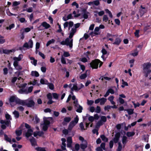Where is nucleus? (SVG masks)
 Instances as JSON below:
<instances>
[{
  "label": "nucleus",
  "mask_w": 151,
  "mask_h": 151,
  "mask_svg": "<svg viewBox=\"0 0 151 151\" xmlns=\"http://www.w3.org/2000/svg\"><path fill=\"white\" fill-rule=\"evenodd\" d=\"M71 120V118L69 117H65L64 119L63 124H64L65 123H68Z\"/></svg>",
  "instance_id": "393cba45"
},
{
  "label": "nucleus",
  "mask_w": 151,
  "mask_h": 151,
  "mask_svg": "<svg viewBox=\"0 0 151 151\" xmlns=\"http://www.w3.org/2000/svg\"><path fill=\"white\" fill-rule=\"evenodd\" d=\"M33 89V86H30L28 88V89H26V92H27V94L30 93L32 92Z\"/></svg>",
  "instance_id": "8fccbe9b"
},
{
  "label": "nucleus",
  "mask_w": 151,
  "mask_h": 151,
  "mask_svg": "<svg viewBox=\"0 0 151 151\" xmlns=\"http://www.w3.org/2000/svg\"><path fill=\"white\" fill-rule=\"evenodd\" d=\"M101 121L102 122H105L106 121V118L105 116H102L101 117Z\"/></svg>",
  "instance_id": "bf43d9fd"
},
{
  "label": "nucleus",
  "mask_w": 151,
  "mask_h": 151,
  "mask_svg": "<svg viewBox=\"0 0 151 151\" xmlns=\"http://www.w3.org/2000/svg\"><path fill=\"white\" fill-rule=\"evenodd\" d=\"M95 110V112L97 113H99L101 111V108L99 106H97Z\"/></svg>",
  "instance_id": "13d9d810"
},
{
  "label": "nucleus",
  "mask_w": 151,
  "mask_h": 151,
  "mask_svg": "<svg viewBox=\"0 0 151 151\" xmlns=\"http://www.w3.org/2000/svg\"><path fill=\"white\" fill-rule=\"evenodd\" d=\"M73 104L75 107L77 108L76 111L78 113H81L83 110V107L78 104V100H76V101H74Z\"/></svg>",
  "instance_id": "9d476101"
},
{
  "label": "nucleus",
  "mask_w": 151,
  "mask_h": 151,
  "mask_svg": "<svg viewBox=\"0 0 151 151\" xmlns=\"http://www.w3.org/2000/svg\"><path fill=\"white\" fill-rule=\"evenodd\" d=\"M87 142L81 143L80 145V147L82 149L84 150L87 147Z\"/></svg>",
  "instance_id": "412c9836"
},
{
  "label": "nucleus",
  "mask_w": 151,
  "mask_h": 151,
  "mask_svg": "<svg viewBox=\"0 0 151 151\" xmlns=\"http://www.w3.org/2000/svg\"><path fill=\"white\" fill-rule=\"evenodd\" d=\"M135 134L134 132H127L126 134L127 136L129 137L133 136Z\"/></svg>",
  "instance_id": "72a5a7b5"
},
{
  "label": "nucleus",
  "mask_w": 151,
  "mask_h": 151,
  "mask_svg": "<svg viewBox=\"0 0 151 151\" xmlns=\"http://www.w3.org/2000/svg\"><path fill=\"white\" fill-rule=\"evenodd\" d=\"M107 99L104 98H102L100 99V104L101 105H103L106 102Z\"/></svg>",
  "instance_id": "cd10ccee"
},
{
  "label": "nucleus",
  "mask_w": 151,
  "mask_h": 151,
  "mask_svg": "<svg viewBox=\"0 0 151 151\" xmlns=\"http://www.w3.org/2000/svg\"><path fill=\"white\" fill-rule=\"evenodd\" d=\"M42 26L46 29L49 28L50 27V25L49 24L46 22H44L42 23L40 27H38V30H41L42 29L40 28Z\"/></svg>",
  "instance_id": "2eb2a0df"
},
{
  "label": "nucleus",
  "mask_w": 151,
  "mask_h": 151,
  "mask_svg": "<svg viewBox=\"0 0 151 151\" xmlns=\"http://www.w3.org/2000/svg\"><path fill=\"white\" fill-rule=\"evenodd\" d=\"M105 11L106 13L108 14L109 17L111 18H112L113 17V15L109 9H105Z\"/></svg>",
  "instance_id": "c9c22d12"
},
{
  "label": "nucleus",
  "mask_w": 151,
  "mask_h": 151,
  "mask_svg": "<svg viewBox=\"0 0 151 151\" xmlns=\"http://www.w3.org/2000/svg\"><path fill=\"white\" fill-rule=\"evenodd\" d=\"M33 29V27L32 26L30 28L27 27L24 29V31L25 32H29L31 29Z\"/></svg>",
  "instance_id": "5fc2aeb1"
},
{
  "label": "nucleus",
  "mask_w": 151,
  "mask_h": 151,
  "mask_svg": "<svg viewBox=\"0 0 151 151\" xmlns=\"http://www.w3.org/2000/svg\"><path fill=\"white\" fill-rule=\"evenodd\" d=\"M22 100L14 96H11L9 99V103L12 106H14L16 104L21 105Z\"/></svg>",
  "instance_id": "0eeeda50"
},
{
  "label": "nucleus",
  "mask_w": 151,
  "mask_h": 151,
  "mask_svg": "<svg viewBox=\"0 0 151 151\" xmlns=\"http://www.w3.org/2000/svg\"><path fill=\"white\" fill-rule=\"evenodd\" d=\"M121 41L122 40L120 38L117 37L115 39V41L113 43V44L119 45Z\"/></svg>",
  "instance_id": "6ab92c4d"
},
{
  "label": "nucleus",
  "mask_w": 151,
  "mask_h": 151,
  "mask_svg": "<svg viewBox=\"0 0 151 151\" xmlns=\"http://www.w3.org/2000/svg\"><path fill=\"white\" fill-rule=\"evenodd\" d=\"M94 103V101L92 100H88L87 101V104L89 105H92Z\"/></svg>",
  "instance_id": "69168bd1"
},
{
  "label": "nucleus",
  "mask_w": 151,
  "mask_h": 151,
  "mask_svg": "<svg viewBox=\"0 0 151 151\" xmlns=\"http://www.w3.org/2000/svg\"><path fill=\"white\" fill-rule=\"evenodd\" d=\"M61 63L63 64H66V62L65 61V58H64L63 56L62 55L61 57Z\"/></svg>",
  "instance_id": "603ef678"
},
{
  "label": "nucleus",
  "mask_w": 151,
  "mask_h": 151,
  "mask_svg": "<svg viewBox=\"0 0 151 151\" xmlns=\"http://www.w3.org/2000/svg\"><path fill=\"white\" fill-rule=\"evenodd\" d=\"M21 102V105H26L29 107H32L34 106L35 104V102L32 98H29L26 100H22Z\"/></svg>",
  "instance_id": "39448f33"
},
{
  "label": "nucleus",
  "mask_w": 151,
  "mask_h": 151,
  "mask_svg": "<svg viewBox=\"0 0 151 151\" xmlns=\"http://www.w3.org/2000/svg\"><path fill=\"white\" fill-rule=\"evenodd\" d=\"M12 52V50H3V52L4 53L6 54H8L9 53Z\"/></svg>",
  "instance_id": "09e8293b"
},
{
  "label": "nucleus",
  "mask_w": 151,
  "mask_h": 151,
  "mask_svg": "<svg viewBox=\"0 0 151 151\" xmlns=\"http://www.w3.org/2000/svg\"><path fill=\"white\" fill-rule=\"evenodd\" d=\"M22 132H23L22 131V129L19 130H17L16 131V133L17 136H19L21 135Z\"/></svg>",
  "instance_id": "c03bdc74"
},
{
  "label": "nucleus",
  "mask_w": 151,
  "mask_h": 151,
  "mask_svg": "<svg viewBox=\"0 0 151 151\" xmlns=\"http://www.w3.org/2000/svg\"><path fill=\"white\" fill-rule=\"evenodd\" d=\"M5 42V40L4 39V37L0 35V44H2Z\"/></svg>",
  "instance_id": "a18cd8bd"
},
{
  "label": "nucleus",
  "mask_w": 151,
  "mask_h": 151,
  "mask_svg": "<svg viewBox=\"0 0 151 151\" xmlns=\"http://www.w3.org/2000/svg\"><path fill=\"white\" fill-rule=\"evenodd\" d=\"M101 52L102 53V55L101 57L103 60L104 61L106 60L109 54L108 53L107 51L104 48H102Z\"/></svg>",
  "instance_id": "4468645a"
},
{
  "label": "nucleus",
  "mask_w": 151,
  "mask_h": 151,
  "mask_svg": "<svg viewBox=\"0 0 151 151\" xmlns=\"http://www.w3.org/2000/svg\"><path fill=\"white\" fill-rule=\"evenodd\" d=\"M30 141L32 145H35L36 144V140L34 138L32 137L31 139H30Z\"/></svg>",
  "instance_id": "473e14b6"
},
{
  "label": "nucleus",
  "mask_w": 151,
  "mask_h": 151,
  "mask_svg": "<svg viewBox=\"0 0 151 151\" xmlns=\"http://www.w3.org/2000/svg\"><path fill=\"white\" fill-rule=\"evenodd\" d=\"M72 18V14H69L67 16V17L65 18H63V19L64 21H66L69 19H71Z\"/></svg>",
  "instance_id": "2f4dec72"
},
{
  "label": "nucleus",
  "mask_w": 151,
  "mask_h": 151,
  "mask_svg": "<svg viewBox=\"0 0 151 151\" xmlns=\"http://www.w3.org/2000/svg\"><path fill=\"white\" fill-rule=\"evenodd\" d=\"M122 85L121 86L122 88H124L125 86H128V83L127 82L124 81V79H123L122 80Z\"/></svg>",
  "instance_id": "49530a36"
},
{
  "label": "nucleus",
  "mask_w": 151,
  "mask_h": 151,
  "mask_svg": "<svg viewBox=\"0 0 151 151\" xmlns=\"http://www.w3.org/2000/svg\"><path fill=\"white\" fill-rule=\"evenodd\" d=\"M20 3V1H14L13 3L12 6H16L19 5Z\"/></svg>",
  "instance_id": "680f3d73"
},
{
  "label": "nucleus",
  "mask_w": 151,
  "mask_h": 151,
  "mask_svg": "<svg viewBox=\"0 0 151 151\" xmlns=\"http://www.w3.org/2000/svg\"><path fill=\"white\" fill-rule=\"evenodd\" d=\"M89 110L91 112H93L95 110V108L93 106H91L89 108Z\"/></svg>",
  "instance_id": "052dcab7"
},
{
  "label": "nucleus",
  "mask_w": 151,
  "mask_h": 151,
  "mask_svg": "<svg viewBox=\"0 0 151 151\" xmlns=\"http://www.w3.org/2000/svg\"><path fill=\"white\" fill-rule=\"evenodd\" d=\"M40 82L41 84H47L48 83L47 81L44 78L41 79L40 80Z\"/></svg>",
  "instance_id": "7c9ffc66"
},
{
  "label": "nucleus",
  "mask_w": 151,
  "mask_h": 151,
  "mask_svg": "<svg viewBox=\"0 0 151 151\" xmlns=\"http://www.w3.org/2000/svg\"><path fill=\"white\" fill-rule=\"evenodd\" d=\"M122 141L124 146L127 142V137L125 136H123L122 137Z\"/></svg>",
  "instance_id": "a878e982"
},
{
  "label": "nucleus",
  "mask_w": 151,
  "mask_h": 151,
  "mask_svg": "<svg viewBox=\"0 0 151 151\" xmlns=\"http://www.w3.org/2000/svg\"><path fill=\"white\" fill-rule=\"evenodd\" d=\"M18 92L20 94H27L26 89L22 88L18 91Z\"/></svg>",
  "instance_id": "c756f323"
},
{
  "label": "nucleus",
  "mask_w": 151,
  "mask_h": 151,
  "mask_svg": "<svg viewBox=\"0 0 151 151\" xmlns=\"http://www.w3.org/2000/svg\"><path fill=\"white\" fill-rule=\"evenodd\" d=\"M67 147H71L72 142V138L71 137H69L67 138Z\"/></svg>",
  "instance_id": "a211bd4d"
},
{
  "label": "nucleus",
  "mask_w": 151,
  "mask_h": 151,
  "mask_svg": "<svg viewBox=\"0 0 151 151\" xmlns=\"http://www.w3.org/2000/svg\"><path fill=\"white\" fill-rule=\"evenodd\" d=\"M15 25L14 24H12L9 26L8 27H7L6 29H7L11 30L14 27Z\"/></svg>",
  "instance_id": "864d4df0"
},
{
  "label": "nucleus",
  "mask_w": 151,
  "mask_h": 151,
  "mask_svg": "<svg viewBox=\"0 0 151 151\" xmlns=\"http://www.w3.org/2000/svg\"><path fill=\"white\" fill-rule=\"evenodd\" d=\"M99 63V67H100L102 65L103 63L99 60L95 59L92 61L90 63L91 67L93 69H97Z\"/></svg>",
  "instance_id": "6e6552de"
},
{
  "label": "nucleus",
  "mask_w": 151,
  "mask_h": 151,
  "mask_svg": "<svg viewBox=\"0 0 151 151\" xmlns=\"http://www.w3.org/2000/svg\"><path fill=\"white\" fill-rule=\"evenodd\" d=\"M141 8L142 9H141L140 10V12L142 15H143L146 12V10L145 9V8L143 7L142 6H141Z\"/></svg>",
  "instance_id": "3c124183"
},
{
  "label": "nucleus",
  "mask_w": 151,
  "mask_h": 151,
  "mask_svg": "<svg viewBox=\"0 0 151 151\" xmlns=\"http://www.w3.org/2000/svg\"><path fill=\"white\" fill-rule=\"evenodd\" d=\"M80 23H78L73 26V23L71 21L66 22L64 24V28L68 27L69 31V36L65 40H63L60 42L61 45H66L69 46L70 48H72L73 42V39L72 38L76 32L77 29L80 27Z\"/></svg>",
  "instance_id": "f257e3e1"
},
{
  "label": "nucleus",
  "mask_w": 151,
  "mask_h": 151,
  "mask_svg": "<svg viewBox=\"0 0 151 151\" xmlns=\"http://www.w3.org/2000/svg\"><path fill=\"white\" fill-rule=\"evenodd\" d=\"M29 58L30 60H32L31 62V63L35 66L37 64V60H35L33 57H29Z\"/></svg>",
  "instance_id": "4be33fe9"
},
{
  "label": "nucleus",
  "mask_w": 151,
  "mask_h": 151,
  "mask_svg": "<svg viewBox=\"0 0 151 151\" xmlns=\"http://www.w3.org/2000/svg\"><path fill=\"white\" fill-rule=\"evenodd\" d=\"M80 145H79V144H77L75 145V150L76 151H78L80 148Z\"/></svg>",
  "instance_id": "e2e57ef3"
},
{
  "label": "nucleus",
  "mask_w": 151,
  "mask_h": 151,
  "mask_svg": "<svg viewBox=\"0 0 151 151\" xmlns=\"http://www.w3.org/2000/svg\"><path fill=\"white\" fill-rule=\"evenodd\" d=\"M125 111H127L129 115H131L133 113L134 109H125Z\"/></svg>",
  "instance_id": "ea45409f"
},
{
  "label": "nucleus",
  "mask_w": 151,
  "mask_h": 151,
  "mask_svg": "<svg viewBox=\"0 0 151 151\" xmlns=\"http://www.w3.org/2000/svg\"><path fill=\"white\" fill-rule=\"evenodd\" d=\"M102 124V122L101 121H99L96 123L95 127L96 128L98 129Z\"/></svg>",
  "instance_id": "4c0bfd02"
},
{
  "label": "nucleus",
  "mask_w": 151,
  "mask_h": 151,
  "mask_svg": "<svg viewBox=\"0 0 151 151\" xmlns=\"http://www.w3.org/2000/svg\"><path fill=\"white\" fill-rule=\"evenodd\" d=\"M52 118L51 117L43 118L44 123L41 124V127L42 128L43 130L45 131L47 129L48 126L50 123V121L52 120Z\"/></svg>",
  "instance_id": "423d86ee"
},
{
  "label": "nucleus",
  "mask_w": 151,
  "mask_h": 151,
  "mask_svg": "<svg viewBox=\"0 0 151 151\" xmlns=\"http://www.w3.org/2000/svg\"><path fill=\"white\" fill-rule=\"evenodd\" d=\"M13 114L14 115V117L16 118H18L19 116V112L17 111H15L13 112Z\"/></svg>",
  "instance_id": "de8ad7c7"
},
{
  "label": "nucleus",
  "mask_w": 151,
  "mask_h": 151,
  "mask_svg": "<svg viewBox=\"0 0 151 151\" xmlns=\"http://www.w3.org/2000/svg\"><path fill=\"white\" fill-rule=\"evenodd\" d=\"M44 133L42 132H36L34 133V136L35 137H36L38 135L39 136H42Z\"/></svg>",
  "instance_id": "b1692460"
},
{
  "label": "nucleus",
  "mask_w": 151,
  "mask_h": 151,
  "mask_svg": "<svg viewBox=\"0 0 151 151\" xmlns=\"http://www.w3.org/2000/svg\"><path fill=\"white\" fill-rule=\"evenodd\" d=\"M30 84H32L33 85H37V86H39L40 84L37 83L36 80H34L32 81H31L30 82Z\"/></svg>",
  "instance_id": "f704fd0d"
},
{
  "label": "nucleus",
  "mask_w": 151,
  "mask_h": 151,
  "mask_svg": "<svg viewBox=\"0 0 151 151\" xmlns=\"http://www.w3.org/2000/svg\"><path fill=\"white\" fill-rule=\"evenodd\" d=\"M0 123L2 124L1 126V127L3 129L6 128V126H11V122L9 121H5L3 120H1Z\"/></svg>",
  "instance_id": "f8f14e48"
},
{
  "label": "nucleus",
  "mask_w": 151,
  "mask_h": 151,
  "mask_svg": "<svg viewBox=\"0 0 151 151\" xmlns=\"http://www.w3.org/2000/svg\"><path fill=\"white\" fill-rule=\"evenodd\" d=\"M122 148V145L120 142L118 143V146L117 149V151H120L121 150Z\"/></svg>",
  "instance_id": "6e6d98bb"
},
{
  "label": "nucleus",
  "mask_w": 151,
  "mask_h": 151,
  "mask_svg": "<svg viewBox=\"0 0 151 151\" xmlns=\"http://www.w3.org/2000/svg\"><path fill=\"white\" fill-rule=\"evenodd\" d=\"M73 91H78V87L77 86V83L73 84V86L71 88V91L70 93L72 95L73 94Z\"/></svg>",
  "instance_id": "f3484780"
},
{
  "label": "nucleus",
  "mask_w": 151,
  "mask_h": 151,
  "mask_svg": "<svg viewBox=\"0 0 151 151\" xmlns=\"http://www.w3.org/2000/svg\"><path fill=\"white\" fill-rule=\"evenodd\" d=\"M142 70L143 73L145 77H147L148 75L151 73V70L150 68L151 67V63L147 62L142 64Z\"/></svg>",
  "instance_id": "20e7f679"
},
{
  "label": "nucleus",
  "mask_w": 151,
  "mask_h": 151,
  "mask_svg": "<svg viewBox=\"0 0 151 151\" xmlns=\"http://www.w3.org/2000/svg\"><path fill=\"white\" fill-rule=\"evenodd\" d=\"M37 150L38 151H46L44 148L40 147L37 148Z\"/></svg>",
  "instance_id": "774afa93"
},
{
  "label": "nucleus",
  "mask_w": 151,
  "mask_h": 151,
  "mask_svg": "<svg viewBox=\"0 0 151 151\" xmlns=\"http://www.w3.org/2000/svg\"><path fill=\"white\" fill-rule=\"evenodd\" d=\"M88 72H89V71L87 70L85 73L81 74L79 76V78L81 80L85 79L87 76Z\"/></svg>",
  "instance_id": "aec40b11"
},
{
  "label": "nucleus",
  "mask_w": 151,
  "mask_h": 151,
  "mask_svg": "<svg viewBox=\"0 0 151 151\" xmlns=\"http://www.w3.org/2000/svg\"><path fill=\"white\" fill-rule=\"evenodd\" d=\"M33 42L30 39L28 42H25L23 45V47L26 48L27 49L32 48L33 46Z\"/></svg>",
  "instance_id": "ddd939ff"
},
{
  "label": "nucleus",
  "mask_w": 151,
  "mask_h": 151,
  "mask_svg": "<svg viewBox=\"0 0 151 151\" xmlns=\"http://www.w3.org/2000/svg\"><path fill=\"white\" fill-rule=\"evenodd\" d=\"M5 117L6 119V121H9L10 122V120L12 119V118L11 117V116L9 114H6L5 115Z\"/></svg>",
  "instance_id": "37998d69"
},
{
  "label": "nucleus",
  "mask_w": 151,
  "mask_h": 151,
  "mask_svg": "<svg viewBox=\"0 0 151 151\" xmlns=\"http://www.w3.org/2000/svg\"><path fill=\"white\" fill-rule=\"evenodd\" d=\"M109 19V18L107 16V15H104L103 17V20L104 21L106 22Z\"/></svg>",
  "instance_id": "4d7b16f0"
},
{
  "label": "nucleus",
  "mask_w": 151,
  "mask_h": 151,
  "mask_svg": "<svg viewBox=\"0 0 151 151\" xmlns=\"http://www.w3.org/2000/svg\"><path fill=\"white\" fill-rule=\"evenodd\" d=\"M99 27H96L94 31L91 32L89 34L91 37L99 35L100 34V32H99Z\"/></svg>",
  "instance_id": "9b49d317"
},
{
  "label": "nucleus",
  "mask_w": 151,
  "mask_h": 151,
  "mask_svg": "<svg viewBox=\"0 0 151 151\" xmlns=\"http://www.w3.org/2000/svg\"><path fill=\"white\" fill-rule=\"evenodd\" d=\"M25 127H23V126H21V127L22 128L23 132L25 134V137L28 138L32 135L33 131L30 128V127L29 124H25Z\"/></svg>",
  "instance_id": "7ed1b4c3"
},
{
  "label": "nucleus",
  "mask_w": 151,
  "mask_h": 151,
  "mask_svg": "<svg viewBox=\"0 0 151 151\" xmlns=\"http://www.w3.org/2000/svg\"><path fill=\"white\" fill-rule=\"evenodd\" d=\"M19 20L21 23H26L27 21L24 18L21 17L19 18Z\"/></svg>",
  "instance_id": "e433bc0d"
},
{
  "label": "nucleus",
  "mask_w": 151,
  "mask_h": 151,
  "mask_svg": "<svg viewBox=\"0 0 151 151\" xmlns=\"http://www.w3.org/2000/svg\"><path fill=\"white\" fill-rule=\"evenodd\" d=\"M79 139L81 142V143L87 142L86 140L83 137L81 136H79L78 137Z\"/></svg>",
  "instance_id": "79ce46f5"
},
{
  "label": "nucleus",
  "mask_w": 151,
  "mask_h": 151,
  "mask_svg": "<svg viewBox=\"0 0 151 151\" xmlns=\"http://www.w3.org/2000/svg\"><path fill=\"white\" fill-rule=\"evenodd\" d=\"M31 75L32 76L38 77L39 76L38 73L36 71H31Z\"/></svg>",
  "instance_id": "5701e85b"
},
{
  "label": "nucleus",
  "mask_w": 151,
  "mask_h": 151,
  "mask_svg": "<svg viewBox=\"0 0 151 151\" xmlns=\"http://www.w3.org/2000/svg\"><path fill=\"white\" fill-rule=\"evenodd\" d=\"M79 119L78 116L75 118L74 120L72 121L70 123L68 129L69 130H71L73 127L78 123Z\"/></svg>",
  "instance_id": "1a4fd4ad"
},
{
  "label": "nucleus",
  "mask_w": 151,
  "mask_h": 151,
  "mask_svg": "<svg viewBox=\"0 0 151 151\" xmlns=\"http://www.w3.org/2000/svg\"><path fill=\"white\" fill-rule=\"evenodd\" d=\"M70 56V54L68 52H64L63 53V56L65 57H68Z\"/></svg>",
  "instance_id": "338daca9"
},
{
  "label": "nucleus",
  "mask_w": 151,
  "mask_h": 151,
  "mask_svg": "<svg viewBox=\"0 0 151 151\" xmlns=\"http://www.w3.org/2000/svg\"><path fill=\"white\" fill-rule=\"evenodd\" d=\"M4 136L5 140H6V141H7L8 142H9L10 143H12V140L10 137H8L6 134H4Z\"/></svg>",
  "instance_id": "c85d7f7f"
},
{
  "label": "nucleus",
  "mask_w": 151,
  "mask_h": 151,
  "mask_svg": "<svg viewBox=\"0 0 151 151\" xmlns=\"http://www.w3.org/2000/svg\"><path fill=\"white\" fill-rule=\"evenodd\" d=\"M23 55L19 54L18 57H14L13 58L14 60L13 65L14 69L17 70H20L22 69V67L19 64V62L23 58Z\"/></svg>",
  "instance_id": "f03ea898"
},
{
  "label": "nucleus",
  "mask_w": 151,
  "mask_h": 151,
  "mask_svg": "<svg viewBox=\"0 0 151 151\" xmlns=\"http://www.w3.org/2000/svg\"><path fill=\"white\" fill-rule=\"evenodd\" d=\"M120 136V134L119 132H117L115 134L114 137L113 139V140L115 143H117L118 142Z\"/></svg>",
  "instance_id": "dca6fc26"
},
{
  "label": "nucleus",
  "mask_w": 151,
  "mask_h": 151,
  "mask_svg": "<svg viewBox=\"0 0 151 151\" xmlns=\"http://www.w3.org/2000/svg\"><path fill=\"white\" fill-rule=\"evenodd\" d=\"M55 41V40L54 39H52L51 40L49 41L46 44V46H48L49 45L52 43H54Z\"/></svg>",
  "instance_id": "58836bf2"
},
{
  "label": "nucleus",
  "mask_w": 151,
  "mask_h": 151,
  "mask_svg": "<svg viewBox=\"0 0 151 151\" xmlns=\"http://www.w3.org/2000/svg\"><path fill=\"white\" fill-rule=\"evenodd\" d=\"M89 58L88 55L86 56V58L83 57L80 59V60L83 63H86L87 62Z\"/></svg>",
  "instance_id": "bb28decb"
},
{
  "label": "nucleus",
  "mask_w": 151,
  "mask_h": 151,
  "mask_svg": "<svg viewBox=\"0 0 151 151\" xmlns=\"http://www.w3.org/2000/svg\"><path fill=\"white\" fill-rule=\"evenodd\" d=\"M78 64L80 65V67L81 69L83 71L85 70V66L84 65L81 64L80 63H78Z\"/></svg>",
  "instance_id": "0e129e2a"
},
{
  "label": "nucleus",
  "mask_w": 151,
  "mask_h": 151,
  "mask_svg": "<svg viewBox=\"0 0 151 151\" xmlns=\"http://www.w3.org/2000/svg\"><path fill=\"white\" fill-rule=\"evenodd\" d=\"M101 138L102 139V140L105 142H107L108 141V139L104 135H101Z\"/></svg>",
  "instance_id": "a19ab883"
}]
</instances>
